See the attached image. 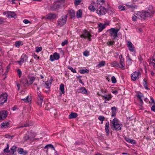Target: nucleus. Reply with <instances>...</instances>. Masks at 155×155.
I'll return each mask as SVG.
<instances>
[{
    "label": "nucleus",
    "instance_id": "nucleus-1",
    "mask_svg": "<svg viewBox=\"0 0 155 155\" xmlns=\"http://www.w3.org/2000/svg\"><path fill=\"white\" fill-rule=\"evenodd\" d=\"M110 123L112 128L116 130H121L122 125L119 123L118 120L117 119L114 118L113 120H110Z\"/></svg>",
    "mask_w": 155,
    "mask_h": 155
},
{
    "label": "nucleus",
    "instance_id": "nucleus-2",
    "mask_svg": "<svg viewBox=\"0 0 155 155\" xmlns=\"http://www.w3.org/2000/svg\"><path fill=\"white\" fill-rule=\"evenodd\" d=\"M119 29H116L115 28H111L108 30L109 35L113 39H114L117 36V33Z\"/></svg>",
    "mask_w": 155,
    "mask_h": 155
},
{
    "label": "nucleus",
    "instance_id": "nucleus-3",
    "mask_svg": "<svg viewBox=\"0 0 155 155\" xmlns=\"http://www.w3.org/2000/svg\"><path fill=\"white\" fill-rule=\"evenodd\" d=\"M68 17L67 15H66L62 16L58 21V26H62L65 24Z\"/></svg>",
    "mask_w": 155,
    "mask_h": 155
},
{
    "label": "nucleus",
    "instance_id": "nucleus-4",
    "mask_svg": "<svg viewBox=\"0 0 155 155\" xmlns=\"http://www.w3.org/2000/svg\"><path fill=\"white\" fill-rule=\"evenodd\" d=\"M155 12L154 8L152 6H150L147 11H145L146 17L152 16Z\"/></svg>",
    "mask_w": 155,
    "mask_h": 155
},
{
    "label": "nucleus",
    "instance_id": "nucleus-5",
    "mask_svg": "<svg viewBox=\"0 0 155 155\" xmlns=\"http://www.w3.org/2000/svg\"><path fill=\"white\" fill-rule=\"evenodd\" d=\"M140 74V72L138 71L134 72L131 74V79L132 80L134 81L139 79Z\"/></svg>",
    "mask_w": 155,
    "mask_h": 155
},
{
    "label": "nucleus",
    "instance_id": "nucleus-6",
    "mask_svg": "<svg viewBox=\"0 0 155 155\" xmlns=\"http://www.w3.org/2000/svg\"><path fill=\"white\" fill-rule=\"evenodd\" d=\"M80 37L81 38H84V39L87 38L89 41L91 40V35L87 30H85L84 31L82 34L80 35Z\"/></svg>",
    "mask_w": 155,
    "mask_h": 155
},
{
    "label": "nucleus",
    "instance_id": "nucleus-7",
    "mask_svg": "<svg viewBox=\"0 0 155 155\" xmlns=\"http://www.w3.org/2000/svg\"><path fill=\"white\" fill-rule=\"evenodd\" d=\"M106 12V9L103 6H100L96 10V13L100 15H104Z\"/></svg>",
    "mask_w": 155,
    "mask_h": 155
},
{
    "label": "nucleus",
    "instance_id": "nucleus-8",
    "mask_svg": "<svg viewBox=\"0 0 155 155\" xmlns=\"http://www.w3.org/2000/svg\"><path fill=\"white\" fill-rule=\"evenodd\" d=\"M60 58V55L57 52L54 53L53 55H51L50 57V60L51 61L58 60Z\"/></svg>",
    "mask_w": 155,
    "mask_h": 155
},
{
    "label": "nucleus",
    "instance_id": "nucleus-9",
    "mask_svg": "<svg viewBox=\"0 0 155 155\" xmlns=\"http://www.w3.org/2000/svg\"><path fill=\"white\" fill-rule=\"evenodd\" d=\"M7 96L6 93H3L0 95V105L7 101Z\"/></svg>",
    "mask_w": 155,
    "mask_h": 155
},
{
    "label": "nucleus",
    "instance_id": "nucleus-10",
    "mask_svg": "<svg viewBox=\"0 0 155 155\" xmlns=\"http://www.w3.org/2000/svg\"><path fill=\"white\" fill-rule=\"evenodd\" d=\"M97 94L98 95L101 96L103 99L107 101H109L112 97V96L110 94L103 95L101 93H100L99 92H97Z\"/></svg>",
    "mask_w": 155,
    "mask_h": 155
},
{
    "label": "nucleus",
    "instance_id": "nucleus-11",
    "mask_svg": "<svg viewBox=\"0 0 155 155\" xmlns=\"http://www.w3.org/2000/svg\"><path fill=\"white\" fill-rule=\"evenodd\" d=\"M28 58L26 54H23L21 57L20 60L19 61H18L17 62L20 65H21L23 63L27 61Z\"/></svg>",
    "mask_w": 155,
    "mask_h": 155
},
{
    "label": "nucleus",
    "instance_id": "nucleus-12",
    "mask_svg": "<svg viewBox=\"0 0 155 155\" xmlns=\"http://www.w3.org/2000/svg\"><path fill=\"white\" fill-rule=\"evenodd\" d=\"M137 17L139 19H145L146 18L145 11L138 12L137 13Z\"/></svg>",
    "mask_w": 155,
    "mask_h": 155
},
{
    "label": "nucleus",
    "instance_id": "nucleus-13",
    "mask_svg": "<svg viewBox=\"0 0 155 155\" xmlns=\"http://www.w3.org/2000/svg\"><path fill=\"white\" fill-rule=\"evenodd\" d=\"M37 94L38 95L37 104L39 106L41 107L43 101V97L41 94V93L38 92Z\"/></svg>",
    "mask_w": 155,
    "mask_h": 155
},
{
    "label": "nucleus",
    "instance_id": "nucleus-14",
    "mask_svg": "<svg viewBox=\"0 0 155 155\" xmlns=\"http://www.w3.org/2000/svg\"><path fill=\"white\" fill-rule=\"evenodd\" d=\"M127 48L130 51L133 52L135 51L134 46L130 41H127Z\"/></svg>",
    "mask_w": 155,
    "mask_h": 155
},
{
    "label": "nucleus",
    "instance_id": "nucleus-15",
    "mask_svg": "<svg viewBox=\"0 0 155 155\" xmlns=\"http://www.w3.org/2000/svg\"><path fill=\"white\" fill-rule=\"evenodd\" d=\"M7 111L4 110L0 111V117L2 120L5 119L7 117Z\"/></svg>",
    "mask_w": 155,
    "mask_h": 155
},
{
    "label": "nucleus",
    "instance_id": "nucleus-16",
    "mask_svg": "<svg viewBox=\"0 0 155 155\" xmlns=\"http://www.w3.org/2000/svg\"><path fill=\"white\" fill-rule=\"evenodd\" d=\"M89 9L92 12H94L97 8L95 3L94 2H92L89 7Z\"/></svg>",
    "mask_w": 155,
    "mask_h": 155
},
{
    "label": "nucleus",
    "instance_id": "nucleus-17",
    "mask_svg": "<svg viewBox=\"0 0 155 155\" xmlns=\"http://www.w3.org/2000/svg\"><path fill=\"white\" fill-rule=\"evenodd\" d=\"M119 58L120 59V68H124L125 66V64H124V59L122 57V55H120L119 56Z\"/></svg>",
    "mask_w": 155,
    "mask_h": 155
},
{
    "label": "nucleus",
    "instance_id": "nucleus-18",
    "mask_svg": "<svg viewBox=\"0 0 155 155\" xmlns=\"http://www.w3.org/2000/svg\"><path fill=\"white\" fill-rule=\"evenodd\" d=\"M137 97H138L140 99V104H143V94L140 92H137L136 94Z\"/></svg>",
    "mask_w": 155,
    "mask_h": 155
},
{
    "label": "nucleus",
    "instance_id": "nucleus-19",
    "mask_svg": "<svg viewBox=\"0 0 155 155\" xmlns=\"http://www.w3.org/2000/svg\"><path fill=\"white\" fill-rule=\"evenodd\" d=\"M98 31L99 32L101 31L104 30L106 27V24L99 23L98 24Z\"/></svg>",
    "mask_w": 155,
    "mask_h": 155
},
{
    "label": "nucleus",
    "instance_id": "nucleus-20",
    "mask_svg": "<svg viewBox=\"0 0 155 155\" xmlns=\"http://www.w3.org/2000/svg\"><path fill=\"white\" fill-rule=\"evenodd\" d=\"M6 17L9 18H16L17 16L14 12H8V15H6Z\"/></svg>",
    "mask_w": 155,
    "mask_h": 155
},
{
    "label": "nucleus",
    "instance_id": "nucleus-21",
    "mask_svg": "<svg viewBox=\"0 0 155 155\" xmlns=\"http://www.w3.org/2000/svg\"><path fill=\"white\" fill-rule=\"evenodd\" d=\"M18 152L19 154L23 155H26L28 153L27 151L24 150L23 149L21 148H18Z\"/></svg>",
    "mask_w": 155,
    "mask_h": 155
},
{
    "label": "nucleus",
    "instance_id": "nucleus-22",
    "mask_svg": "<svg viewBox=\"0 0 155 155\" xmlns=\"http://www.w3.org/2000/svg\"><path fill=\"white\" fill-rule=\"evenodd\" d=\"M56 17V15L55 14L53 13H50L47 15L45 18L46 19H52L55 18Z\"/></svg>",
    "mask_w": 155,
    "mask_h": 155
},
{
    "label": "nucleus",
    "instance_id": "nucleus-23",
    "mask_svg": "<svg viewBox=\"0 0 155 155\" xmlns=\"http://www.w3.org/2000/svg\"><path fill=\"white\" fill-rule=\"evenodd\" d=\"M61 6L60 5L55 4L52 6L51 8L52 10H56L61 8Z\"/></svg>",
    "mask_w": 155,
    "mask_h": 155
},
{
    "label": "nucleus",
    "instance_id": "nucleus-24",
    "mask_svg": "<svg viewBox=\"0 0 155 155\" xmlns=\"http://www.w3.org/2000/svg\"><path fill=\"white\" fill-rule=\"evenodd\" d=\"M9 123L7 121H5L1 123V127L3 128H6L9 127Z\"/></svg>",
    "mask_w": 155,
    "mask_h": 155
},
{
    "label": "nucleus",
    "instance_id": "nucleus-25",
    "mask_svg": "<svg viewBox=\"0 0 155 155\" xmlns=\"http://www.w3.org/2000/svg\"><path fill=\"white\" fill-rule=\"evenodd\" d=\"M105 131L107 136L109 134V123L107 121L106 123L105 126Z\"/></svg>",
    "mask_w": 155,
    "mask_h": 155
},
{
    "label": "nucleus",
    "instance_id": "nucleus-26",
    "mask_svg": "<svg viewBox=\"0 0 155 155\" xmlns=\"http://www.w3.org/2000/svg\"><path fill=\"white\" fill-rule=\"evenodd\" d=\"M51 83V81L50 80H48L45 82V84L43 85V86L44 87L47 88H49L50 87Z\"/></svg>",
    "mask_w": 155,
    "mask_h": 155
},
{
    "label": "nucleus",
    "instance_id": "nucleus-27",
    "mask_svg": "<svg viewBox=\"0 0 155 155\" xmlns=\"http://www.w3.org/2000/svg\"><path fill=\"white\" fill-rule=\"evenodd\" d=\"M78 92L82 93L84 94H87V90L84 87H81L79 89L78 91Z\"/></svg>",
    "mask_w": 155,
    "mask_h": 155
},
{
    "label": "nucleus",
    "instance_id": "nucleus-28",
    "mask_svg": "<svg viewBox=\"0 0 155 155\" xmlns=\"http://www.w3.org/2000/svg\"><path fill=\"white\" fill-rule=\"evenodd\" d=\"M111 109L112 110V114L111 116L112 117H114L115 116L117 112L116 108L115 107H112Z\"/></svg>",
    "mask_w": 155,
    "mask_h": 155
},
{
    "label": "nucleus",
    "instance_id": "nucleus-29",
    "mask_svg": "<svg viewBox=\"0 0 155 155\" xmlns=\"http://www.w3.org/2000/svg\"><path fill=\"white\" fill-rule=\"evenodd\" d=\"M111 64L112 67L120 68V64L116 61H114L112 62Z\"/></svg>",
    "mask_w": 155,
    "mask_h": 155
},
{
    "label": "nucleus",
    "instance_id": "nucleus-30",
    "mask_svg": "<svg viewBox=\"0 0 155 155\" xmlns=\"http://www.w3.org/2000/svg\"><path fill=\"white\" fill-rule=\"evenodd\" d=\"M21 100L25 102H29L31 101V98L28 96L25 98L21 99Z\"/></svg>",
    "mask_w": 155,
    "mask_h": 155
},
{
    "label": "nucleus",
    "instance_id": "nucleus-31",
    "mask_svg": "<svg viewBox=\"0 0 155 155\" xmlns=\"http://www.w3.org/2000/svg\"><path fill=\"white\" fill-rule=\"evenodd\" d=\"M82 12L81 10L79 9L77 12L76 16L77 18H81L82 16Z\"/></svg>",
    "mask_w": 155,
    "mask_h": 155
},
{
    "label": "nucleus",
    "instance_id": "nucleus-32",
    "mask_svg": "<svg viewBox=\"0 0 155 155\" xmlns=\"http://www.w3.org/2000/svg\"><path fill=\"white\" fill-rule=\"evenodd\" d=\"M78 116L77 114L75 113H72L69 116L70 119H72Z\"/></svg>",
    "mask_w": 155,
    "mask_h": 155
},
{
    "label": "nucleus",
    "instance_id": "nucleus-33",
    "mask_svg": "<svg viewBox=\"0 0 155 155\" xmlns=\"http://www.w3.org/2000/svg\"><path fill=\"white\" fill-rule=\"evenodd\" d=\"M60 90L61 91V93L64 94L65 93L64 85L63 84H61L60 85Z\"/></svg>",
    "mask_w": 155,
    "mask_h": 155
},
{
    "label": "nucleus",
    "instance_id": "nucleus-34",
    "mask_svg": "<svg viewBox=\"0 0 155 155\" xmlns=\"http://www.w3.org/2000/svg\"><path fill=\"white\" fill-rule=\"evenodd\" d=\"M22 42L19 41H17L15 43V46L17 48H19L20 45H23Z\"/></svg>",
    "mask_w": 155,
    "mask_h": 155
},
{
    "label": "nucleus",
    "instance_id": "nucleus-35",
    "mask_svg": "<svg viewBox=\"0 0 155 155\" xmlns=\"http://www.w3.org/2000/svg\"><path fill=\"white\" fill-rule=\"evenodd\" d=\"M69 13L71 16V18H73L75 17V12L73 10H71L69 11Z\"/></svg>",
    "mask_w": 155,
    "mask_h": 155
},
{
    "label": "nucleus",
    "instance_id": "nucleus-36",
    "mask_svg": "<svg viewBox=\"0 0 155 155\" xmlns=\"http://www.w3.org/2000/svg\"><path fill=\"white\" fill-rule=\"evenodd\" d=\"M105 62L104 61H101L100 63L98 64L97 66L98 68L101 67L105 65Z\"/></svg>",
    "mask_w": 155,
    "mask_h": 155
},
{
    "label": "nucleus",
    "instance_id": "nucleus-37",
    "mask_svg": "<svg viewBox=\"0 0 155 155\" xmlns=\"http://www.w3.org/2000/svg\"><path fill=\"white\" fill-rule=\"evenodd\" d=\"M17 147L16 146H13L10 149L11 152L12 154H13L16 151Z\"/></svg>",
    "mask_w": 155,
    "mask_h": 155
},
{
    "label": "nucleus",
    "instance_id": "nucleus-38",
    "mask_svg": "<svg viewBox=\"0 0 155 155\" xmlns=\"http://www.w3.org/2000/svg\"><path fill=\"white\" fill-rule=\"evenodd\" d=\"M30 80L29 82V84H32L35 80V78L34 77H30L29 78Z\"/></svg>",
    "mask_w": 155,
    "mask_h": 155
},
{
    "label": "nucleus",
    "instance_id": "nucleus-39",
    "mask_svg": "<svg viewBox=\"0 0 155 155\" xmlns=\"http://www.w3.org/2000/svg\"><path fill=\"white\" fill-rule=\"evenodd\" d=\"M97 4L102 5L104 2V0H96Z\"/></svg>",
    "mask_w": 155,
    "mask_h": 155
},
{
    "label": "nucleus",
    "instance_id": "nucleus-40",
    "mask_svg": "<svg viewBox=\"0 0 155 155\" xmlns=\"http://www.w3.org/2000/svg\"><path fill=\"white\" fill-rule=\"evenodd\" d=\"M127 63L128 65H130L132 63V60L130 58L129 56L127 57Z\"/></svg>",
    "mask_w": 155,
    "mask_h": 155
},
{
    "label": "nucleus",
    "instance_id": "nucleus-41",
    "mask_svg": "<svg viewBox=\"0 0 155 155\" xmlns=\"http://www.w3.org/2000/svg\"><path fill=\"white\" fill-rule=\"evenodd\" d=\"M89 70L86 68L84 69L81 70L80 71V72L81 74H84L85 73H88Z\"/></svg>",
    "mask_w": 155,
    "mask_h": 155
},
{
    "label": "nucleus",
    "instance_id": "nucleus-42",
    "mask_svg": "<svg viewBox=\"0 0 155 155\" xmlns=\"http://www.w3.org/2000/svg\"><path fill=\"white\" fill-rule=\"evenodd\" d=\"M143 85L146 89H148L147 81L145 79L143 80Z\"/></svg>",
    "mask_w": 155,
    "mask_h": 155
},
{
    "label": "nucleus",
    "instance_id": "nucleus-43",
    "mask_svg": "<svg viewBox=\"0 0 155 155\" xmlns=\"http://www.w3.org/2000/svg\"><path fill=\"white\" fill-rule=\"evenodd\" d=\"M7 147L6 148L4 149L3 151L5 153H8L9 151V145L8 143H7Z\"/></svg>",
    "mask_w": 155,
    "mask_h": 155
},
{
    "label": "nucleus",
    "instance_id": "nucleus-44",
    "mask_svg": "<svg viewBox=\"0 0 155 155\" xmlns=\"http://www.w3.org/2000/svg\"><path fill=\"white\" fill-rule=\"evenodd\" d=\"M127 6L129 8H131L132 9H134L137 7L135 5H129L127 4Z\"/></svg>",
    "mask_w": 155,
    "mask_h": 155
},
{
    "label": "nucleus",
    "instance_id": "nucleus-45",
    "mask_svg": "<svg viewBox=\"0 0 155 155\" xmlns=\"http://www.w3.org/2000/svg\"><path fill=\"white\" fill-rule=\"evenodd\" d=\"M51 148L53 149L54 150H55L54 147L51 144H48L45 147V148Z\"/></svg>",
    "mask_w": 155,
    "mask_h": 155
},
{
    "label": "nucleus",
    "instance_id": "nucleus-46",
    "mask_svg": "<svg viewBox=\"0 0 155 155\" xmlns=\"http://www.w3.org/2000/svg\"><path fill=\"white\" fill-rule=\"evenodd\" d=\"M118 8L120 11H124L125 9V7L124 5H120L118 6Z\"/></svg>",
    "mask_w": 155,
    "mask_h": 155
},
{
    "label": "nucleus",
    "instance_id": "nucleus-47",
    "mask_svg": "<svg viewBox=\"0 0 155 155\" xmlns=\"http://www.w3.org/2000/svg\"><path fill=\"white\" fill-rule=\"evenodd\" d=\"M68 68L73 73H75L76 72V71L71 66H68Z\"/></svg>",
    "mask_w": 155,
    "mask_h": 155
},
{
    "label": "nucleus",
    "instance_id": "nucleus-48",
    "mask_svg": "<svg viewBox=\"0 0 155 155\" xmlns=\"http://www.w3.org/2000/svg\"><path fill=\"white\" fill-rule=\"evenodd\" d=\"M21 82L22 83L24 84H26L28 83L29 84L28 81L26 78H24L21 81Z\"/></svg>",
    "mask_w": 155,
    "mask_h": 155
},
{
    "label": "nucleus",
    "instance_id": "nucleus-49",
    "mask_svg": "<svg viewBox=\"0 0 155 155\" xmlns=\"http://www.w3.org/2000/svg\"><path fill=\"white\" fill-rule=\"evenodd\" d=\"M152 65L155 68V54L153 56V58L152 60Z\"/></svg>",
    "mask_w": 155,
    "mask_h": 155
},
{
    "label": "nucleus",
    "instance_id": "nucleus-50",
    "mask_svg": "<svg viewBox=\"0 0 155 155\" xmlns=\"http://www.w3.org/2000/svg\"><path fill=\"white\" fill-rule=\"evenodd\" d=\"M83 54L84 56L87 57L89 55V52L87 51H85L84 52Z\"/></svg>",
    "mask_w": 155,
    "mask_h": 155
},
{
    "label": "nucleus",
    "instance_id": "nucleus-51",
    "mask_svg": "<svg viewBox=\"0 0 155 155\" xmlns=\"http://www.w3.org/2000/svg\"><path fill=\"white\" fill-rule=\"evenodd\" d=\"M81 2V0H75L74 4L75 5H77L80 4Z\"/></svg>",
    "mask_w": 155,
    "mask_h": 155
},
{
    "label": "nucleus",
    "instance_id": "nucleus-52",
    "mask_svg": "<svg viewBox=\"0 0 155 155\" xmlns=\"http://www.w3.org/2000/svg\"><path fill=\"white\" fill-rule=\"evenodd\" d=\"M112 82L113 84H115L116 83L117 80L115 77L113 76L111 78Z\"/></svg>",
    "mask_w": 155,
    "mask_h": 155
},
{
    "label": "nucleus",
    "instance_id": "nucleus-53",
    "mask_svg": "<svg viewBox=\"0 0 155 155\" xmlns=\"http://www.w3.org/2000/svg\"><path fill=\"white\" fill-rule=\"evenodd\" d=\"M115 43V42L114 41H108L107 42V44L108 45H112L114 44Z\"/></svg>",
    "mask_w": 155,
    "mask_h": 155
},
{
    "label": "nucleus",
    "instance_id": "nucleus-54",
    "mask_svg": "<svg viewBox=\"0 0 155 155\" xmlns=\"http://www.w3.org/2000/svg\"><path fill=\"white\" fill-rule=\"evenodd\" d=\"M98 119L101 121H103L105 119V117L103 116H100L99 117Z\"/></svg>",
    "mask_w": 155,
    "mask_h": 155
},
{
    "label": "nucleus",
    "instance_id": "nucleus-55",
    "mask_svg": "<svg viewBox=\"0 0 155 155\" xmlns=\"http://www.w3.org/2000/svg\"><path fill=\"white\" fill-rule=\"evenodd\" d=\"M100 93H101L103 95L105 93L107 92V90L105 89L103 90V89H101L100 92Z\"/></svg>",
    "mask_w": 155,
    "mask_h": 155
},
{
    "label": "nucleus",
    "instance_id": "nucleus-56",
    "mask_svg": "<svg viewBox=\"0 0 155 155\" xmlns=\"http://www.w3.org/2000/svg\"><path fill=\"white\" fill-rule=\"evenodd\" d=\"M68 43V41L67 40H65L64 41L61 43V45L62 46H64L65 45H66Z\"/></svg>",
    "mask_w": 155,
    "mask_h": 155
},
{
    "label": "nucleus",
    "instance_id": "nucleus-57",
    "mask_svg": "<svg viewBox=\"0 0 155 155\" xmlns=\"http://www.w3.org/2000/svg\"><path fill=\"white\" fill-rule=\"evenodd\" d=\"M42 50V48L41 47H37L36 48V51L38 52L40 51H41Z\"/></svg>",
    "mask_w": 155,
    "mask_h": 155
},
{
    "label": "nucleus",
    "instance_id": "nucleus-58",
    "mask_svg": "<svg viewBox=\"0 0 155 155\" xmlns=\"http://www.w3.org/2000/svg\"><path fill=\"white\" fill-rule=\"evenodd\" d=\"M17 73L19 77H20L21 75V72L20 69H18L17 70Z\"/></svg>",
    "mask_w": 155,
    "mask_h": 155
},
{
    "label": "nucleus",
    "instance_id": "nucleus-59",
    "mask_svg": "<svg viewBox=\"0 0 155 155\" xmlns=\"http://www.w3.org/2000/svg\"><path fill=\"white\" fill-rule=\"evenodd\" d=\"M137 18V14H136V15L133 16L132 17V19L133 21H136Z\"/></svg>",
    "mask_w": 155,
    "mask_h": 155
},
{
    "label": "nucleus",
    "instance_id": "nucleus-60",
    "mask_svg": "<svg viewBox=\"0 0 155 155\" xmlns=\"http://www.w3.org/2000/svg\"><path fill=\"white\" fill-rule=\"evenodd\" d=\"M151 110L155 112V105L154 104L151 107Z\"/></svg>",
    "mask_w": 155,
    "mask_h": 155
},
{
    "label": "nucleus",
    "instance_id": "nucleus-61",
    "mask_svg": "<svg viewBox=\"0 0 155 155\" xmlns=\"http://www.w3.org/2000/svg\"><path fill=\"white\" fill-rule=\"evenodd\" d=\"M129 143H130L132 144H134L136 143V142H135V141L134 140L131 139V140H130V141Z\"/></svg>",
    "mask_w": 155,
    "mask_h": 155
},
{
    "label": "nucleus",
    "instance_id": "nucleus-62",
    "mask_svg": "<svg viewBox=\"0 0 155 155\" xmlns=\"http://www.w3.org/2000/svg\"><path fill=\"white\" fill-rule=\"evenodd\" d=\"M23 22L25 24H28L29 22V21L27 19H25L23 20Z\"/></svg>",
    "mask_w": 155,
    "mask_h": 155
},
{
    "label": "nucleus",
    "instance_id": "nucleus-63",
    "mask_svg": "<svg viewBox=\"0 0 155 155\" xmlns=\"http://www.w3.org/2000/svg\"><path fill=\"white\" fill-rule=\"evenodd\" d=\"M150 99L152 101L151 102V103H153V104L155 105V102H154V100L153 98L152 97H150Z\"/></svg>",
    "mask_w": 155,
    "mask_h": 155
},
{
    "label": "nucleus",
    "instance_id": "nucleus-64",
    "mask_svg": "<svg viewBox=\"0 0 155 155\" xmlns=\"http://www.w3.org/2000/svg\"><path fill=\"white\" fill-rule=\"evenodd\" d=\"M125 140L127 142L129 143L131 139H129L127 138H125Z\"/></svg>",
    "mask_w": 155,
    "mask_h": 155
}]
</instances>
